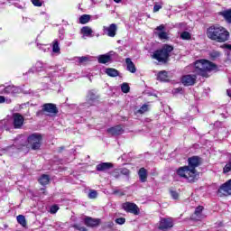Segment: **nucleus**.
<instances>
[{
	"instance_id": "obj_37",
	"label": "nucleus",
	"mask_w": 231,
	"mask_h": 231,
	"mask_svg": "<svg viewBox=\"0 0 231 231\" xmlns=\"http://www.w3.org/2000/svg\"><path fill=\"white\" fill-rule=\"evenodd\" d=\"M97 196H98V193L95 189H91L88 193L89 199H96Z\"/></svg>"
},
{
	"instance_id": "obj_31",
	"label": "nucleus",
	"mask_w": 231,
	"mask_h": 231,
	"mask_svg": "<svg viewBox=\"0 0 231 231\" xmlns=\"http://www.w3.org/2000/svg\"><path fill=\"white\" fill-rule=\"evenodd\" d=\"M52 51L53 53L60 54V47L59 46V41L54 40L52 44Z\"/></svg>"
},
{
	"instance_id": "obj_52",
	"label": "nucleus",
	"mask_w": 231,
	"mask_h": 231,
	"mask_svg": "<svg viewBox=\"0 0 231 231\" xmlns=\"http://www.w3.org/2000/svg\"><path fill=\"white\" fill-rule=\"evenodd\" d=\"M220 53L217 51H214L211 53V57H219Z\"/></svg>"
},
{
	"instance_id": "obj_29",
	"label": "nucleus",
	"mask_w": 231,
	"mask_h": 231,
	"mask_svg": "<svg viewBox=\"0 0 231 231\" xmlns=\"http://www.w3.org/2000/svg\"><path fill=\"white\" fill-rule=\"evenodd\" d=\"M157 79H158V80H161V82L167 81V79H168L167 71H165V70L160 71L159 74H158Z\"/></svg>"
},
{
	"instance_id": "obj_39",
	"label": "nucleus",
	"mask_w": 231,
	"mask_h": 231,
	"mask_svg": "<svg viewBox=\"0 0 231 231\" xmlns=\"http://www.w3.org/2000/svg\"><path fill=\"white\" fill-rule=\"evenodd\" d=\"M119 172L123 174V176H129V174H131V171L127 168L119 169Z\"/></svg>"
},
{
	"instance_id": "obj_26",
	"label": "nucleus",
	"mask_w": 231,
	"mask_h": 231,
	"mask_svg": "<svg viewBox=\"0 0 231 231\" xmlns=\"http://www.w3.org/2000/svg\"><path fill=\"white\" fill-rule=\"evenodd\" d=\"M105 73L108 76V77H118V75H120V72L118 70H116V69H113V68H107L105 69Z\"/></svg>"
},
{
	"instance_id": "obj_21",
	"label": "nucleus",
	"mask_w": 231,
	"mask_h": 231,
	"mask_svg": "<svg viewBox=\"0 0 231 231\" xmlns=\"http://www.w3.org/2000/svg\"><path fill=\"white\" fill-rule=\"evenodd\" d=\"M203 212V207L202 206H199L198 208H196L194 214L192 215V219H195V221H201V219H203V214H201Z\"/></svg>"
},
{
	"instance_id": "obj_54",
	"label": "nucleus",
	"mask_w": 231,
	"mask_h": 231,
	"mask_svg": "<svg viewBox=\"0 0 231 231\" xmlns=\"http://www.w3.org/2000/svg\"><path fill=\"white\" fill-rule=\"evenodd\" d=\"M115 1V3H122V0H114Z\"/></svg>"
},
{
	"instance_id": "obj_23",
	"label": "nucleus",
	"mask_w": 231,
	"mask_h": 231,
	"mask_svg": "<svg viewBox=\"0 0 231 231\" xmlns=\"http://www.w3.org/2000/svg\"><path fill=\"white\" fill-rule=\"evenodd\" d=\"M125 64L127 71H130V73H136V66H134V63L133 62L131 58L125 59Z\"/></svg>"
},
{
	"instance_id": "obj_46",
	"label": "nucleus",
	"mask_w": 231,
	"mask_h": 231,
	"mask_svg": "<svg viewBox=\"0 0 231 231\" xmlns=\"http://www.w3.org/2000/svg\"><path fill=\"white\" fill-rule=\"evenodd\" d=\"M59 210V206H52L51 207V214H57V211Z\"/></svg>"
},
{
	"instance_id": "obj_33",
	"label": "nucleus",
	"mask_w": 231,
	"mask_h": 231,
	"mask_svg": "<svg viewBox=\"0 0 231 231\" xmlns=\"http://www.w3.org/2000/svg\"><path fill=\"white\" fill-rule=\"evenodd\" d=\"M222 15H223L224 19L226 21V23H231V9L227 10V11H224L222 13Z\"/></svg>"
},
{
	"instance_id": "obj_41",
	"label": "nucleus",
	"mask_w": 231,
	"mask_h": 231,
	"mask_svg": "<svg viewBox=\"0 0 231 231\" xmlns=\"http://www.w3.org/2000/svg\"><path fill=\"white\" fill-rule=\"evenodd\" d=\"M37 46L39 50H42V51L46 52L47 51H50V47H48V45L38 44Z\"/></svg>"
},
{
	"instance_id": "obj_45",
	"label": "nucleus",
	"mask_w": 231,
	"mask_h": 231,
	"mask_svg": "<svg viewBox=\"0 0 231 231\" xmlns=\"http://www.w3.org/2000/svg\"><path fill=\"white\" fill-rule=\"evenodd\" d=\"M34 6H42V2L41 0H31Z\"/></svg>"
},
{
	"instance_id": "obj_8",
	"label": "nucleus",
	"mask_w": 231,
	"mask_h": 231,
	"mask_svg": "<svg viewBox=\"0 0 231 231\" xmlns=\"http://www.w3.org/2000/svg\"><path fill=\"white\" fill-rule=\"evenodd\" d=\"M23 125H24V117L19 113L14 114L13 127L14 129H23Z\"/></svg>"
},
{
	"instance_id": "obj_48",
	"label": "nucleus",
	"mask_w": 231,
	"mask_h": 231,
	"mask_svg": "<svg viewBox=\"0 0 231 231\" xmlns=\"http://www.w3.org/2000/svg\"><path fill=\"white\" fill-rule=\"evenodd\" d=\"M160 10H162V5H155L153 6V12L156 13V12H160Z\"/></svg>"
},
{
	"instance_id": "obj_6",
	"label": "nucleus",
	"mask_w": 231,
	"mask_h": 231,
	"mask_svg": "<svg viewBox=\"0 0 231 231\" xmlns=\"http://www.w3.org/2000/svg\"><path fill=\"white\" fill-rule=\"evenodd\" d=\"M116 57H118V54L111 51L106 54L99 55L97 61L99 64H107V62H113V59H116Z\"/></svg>"
},
{
	"instance_id": "obj_20",
	"label": "nucleus",
	"mask_w": 231,
	"mask_h": 231,
	"mask_svg": "<svg viewBox=\"0 0 231 231\" xmlns=\"http://www.w3.org/2000/svg\"><path fill=\"white\" fill-rule=\"evenodd\" d=\"M109 169H113V163L111 162H101L96 166V170L99 172L109 171Z\"/></svg>"
},
{
	"instance_id": "obj_7",
	"label": "nucleus",
	"mask_w": 231,
	"mask_h": 231,
	"mask_svg": "<svg viewBox=\"0 0 231 231\" xmlns=\"http://www.w3.org/2000/svg\"><path fill=\"white\" fill-rule=\"evenodd\" d=\"M98 95H97V91L95 90H89L88 95H87V101L85 103L86 107H89L91 106H95V103L98 101Z\"/></svg>"
},
{
	"instance_id": "obj_16",
	"label": "nucleus",
	"mask_w": 231,
	"mask_h": 231,
	"mask_svg": "<svg viewBox=\"0 0 231 231\" xmlns=\"http://www.w3.org/2000/svg\"><path fill=\"white\" fill-rule=\"evenodd\" d=\"M174 226V222L172 218H162L160 221L159 228L160 230H168V228H172Z\"/></svg>"
},
{
	"instance_id": "obj_32",
	"label": "nucleus",
	"mask_w": 231,
	"mask_h": 231,
	"mask_svg": "<svg viewBox=\"0 0 231 231\" xmlns=\"http://www.w3.org/2000/svg\"><path fill=\"white\" fill-rule=\"evenodd\" d=\"M90 19H91V16H89V14H83L79 17V23L81 24H86V23H89Z\"/></svg>"
},
{
	"instance_id": "obj_53",
	"label": "nucleus",
	"mask_w": 231,
	"mask_h": 231,
	"mask_svg": "<svg viewBox=\"0 0 231 231\" xmlns=\"http://www.w3.org/2000/svg\"><path fill=\"white\" fill-rule=\"evenodd\" d=\"M226 95H227V97H231V90L230 89L226 90Z\"/></svg>"
},
{
	"instance_id": "obj_2",
	"label": "nucleus",
	"mask_w": 231,
	"mask_h": 231,
	"mask_svg": "<svg viewBox=\"0 0 231 231\" xmlns=\"http://www.w3.org/2000/svg\"><path fill=\"white\" fill-rule=\"evenodd\" d=\"M217 66L207 60H199L195 62V71L201 77H208L210 71H216Z\"/></svg>"
},
{
	"instance_id": "obj_19",
	"label": "nucleus",
	"mask_w": 231,
	"mask_h": 231,
	"mask_svg": "<svg viewBox=\"0 0 231 231\" xmlns=\"http://www.w3.org/2000/svg\"><path fill=\"white\" fill-rule=\"evenodd\" d=\"M107 133L112 136H119V134H124V127L122 125H116L107 129Z\"/></svg>"
},
{
	"instance_id": "obj_22",
	"label": "nucleus",
	"mask_w": 231,
	"mask_h": 231,
	"mask_svg": "<svg viewBox=\"0 0 231 231\" xmlns=\"http://www.w3.org/2000/svg\"><path fill=\"white\" fill-rule=\"evenodd\" d=\"M46 64L42 63V61H37L35 66L28 70V73H34V71H42L45 69Z\"/></svg>"
},
{
	"instance_id": "obj_3",
	"label": "nucleus",
	"mask_w": 231,
	"mask_h": 231,
	"mask_svg": "<svg viewBox=\"0 0 231 231\" xmlns=\"http://www.w3.org/2000/svg\"><path fill=\"white\" fill-rule=\"evenodd\" d=\"M174 50V47L171 45H163L161 49L155 51L152 55V58L158 62L162 64H167L169 62V57H171V52Z\"/></svg>"
},
{
	"instance_id": "obj_49",
	"label": "nucleus",
	"mask_w": 231,
	"mask_h": 231,
	"mask_svg": "<svg viewBox=\"0 0 231 231\" xmlns=\"http://www.w3.org/2000/svg\"><path fill=\"white\" fill-rule=\"evenodd\" d=\"M113 194H115L116 196V195L124 196V192H122L120 189H115V190L113 191Z\"/></svg>"
},
{
	"instance_id": "obj_24",
	"label": "nucleus",
	"mask_w": 231,
	"mask_h": 231,
	"mask_svg": "<svg viewBox=\"0 0 231 231\" xmlns=\"http://www.w3.org/2000/svg\"><path fill=\"white\" fill-rule=\"evenodd\" d=\"M85 225L87 226H98L100 225V219H95L92 217H86L85 218Z\"/></svg>"
},
{
	"instance_id": "obj_42",
	"label": "nucleus",
	"mask_w": 231,
	"mask_h": 231,
	"mask_svg": "<svg viewBox=\"0 0 231 231\" xmlns=\"http://www.w3.org/2000/svg\"><path fill=\"white\" fill-rule=\"evenodd\" d=\"M170 194L173 199H178L180 198V194H178V191L171 190Z\"/></svg>"
},
{
	"instance_id": "obj_15",
	"label": "nucleus",
	"mask_w": 231,
	"mask_h": 231,
	"mask_svg": "<svg viewBox=\"0 0 231 231\" xmlns=\"http://www.w3.org/2000/svg\"><path fill=\"white\" fill-rule=\"evenodd\" d=\"M118 30V27L116 23H111L108 27L104 26L103 32L107 35L108 37H115L116 35V31Z\"/></svg>"
},
{
	"instance_id": "obj_27",
	"label": "nucleus",
	"mask_w": 231,
	"mask_h": 231,
	"mask_svg": "<svg viewBox=\"0 0 231 231\" xmlns=\"http://www.w3.org/2000/svg\"><path fill=\"white\" fill-rule=\"evenodd\" d=\"M138 174L142 183H145V181H147V170H145V168H141Z\"/></svg>"
},
{
	"instance_id": "obj_51",
	"label": "nucleus",
	"mask_w": 231,
	"mask_h": 231,
	"mask_svg": "<svg viewBox=\"0 0 231 231\" xmlns=\"http://www.w3.org/2000/svg\"><path fill=\"white\" fill-rule=\"evenodd\" d=\"M6 102V98L4 96H0V104H5Z\"/></svg>"
},
{
	"instance_id": "obj_47",
	"label": "nucleus",
	"mask_w": 231,
	"mask_h": 231,
	"mask_svg": "<svg viewBox=\"0 0 231 231\" xmlns=\"http://www.w3.org/2000/svg\"><path fill=\"white\" fill-rule=\"evenodd\" d=\"M73 226H74V228H76V230H79V231H88V229H87L86 227L80 226H79V225H74Z\"/></svg>"
},
{
	"instance_id": "obj_55",
	"label": "nucleus",
	"mask_w": 231,
	"mask_h": 231,
	"mask_svg": "<svg viewBox=\"0 0 231 231\" xmlns=\"http://www.w3.org/2000/svg\"><path fill=\"white\" fill-rule=\"evenodd\" d=\"M175 91H180V88L175 89Z\"/></svg>"
},
{
	"instance_id": "obj_14",
	"label": "nucleus",
	"mask_w": 231,
	"mask_h": 231,
	"mask_svg": "<svg viewBox=\"0 0 231 231\" xmlns=\"http://www.w3.org/2000/svg\"><path fill=\"white\" fill-rule=\"evenodd\" d=\"M196 79H198V77L194 74L184 75L181 78V83L183 86H194L196 84Z\"/></svg>"
},
{
	"instance_id": "obj_44",
	"label": "nucleus",
	"mask_w": 231,
	"mask_h": 231,
	"mask_svg": "<svg viewBox=\"0 0 231 231\" xmlns=\"http://www.w3.org/2000/svg\"><path fill=\"white\" fill-rule=\"evenodd\" d=\"M116 223L117 225H124L125 223V217H119L116 219Z\"/></svg>"
},
{
	"instance_id": "obj_43",
	"label": "nucleus",
	"mask_w": 231,
	"mask_h": 231,
	"mask_svg": "<svg viewBox=\"0 0 231 231\" xmlns=\"http://www.w3.org/2000/svg\"><path fill=\"white\" fill-rule=\"evenodd\" d=\"M120 170L119 169H116V170H114V171H113V173H112V176H114V178H116V179H118V178H120Z\"/></svg>"
},
{
	"instance_id": "obj_50",
	"label": "nucleus",
	"mask_w": 231,
	"mask_h": 231,
	"mask_svg": "<svg viewBox=\"0 0 231 231\" xmlns=\"http://www.w3.org/2000/svg\"><path fill=\"white\" fill-rule=\"evenodd\" d=\"M222 48H225L226 50H229L231 51V44H224Z\"/></svg>"
},
{
	"instance_id": "obj_56",
	"label": "nucleus",
	"mask_w": 231,
	"mask_h": 231,
	"mask_svg": "<svg viewBox=\"0 0 231 231\" xmlns=\"http://www.w3.org/2000/svg\"><path fill=\"white\" fill-rule=\"evenodd\" d=\"M3 151H6V149H4Z\"/></svg>"
},
{
	"instance_id": "obj_9",
	"label": "nucleus",
	"mask_w": 231,
	"mask_h": 231,
	"mask_svg": "<svg viewBox=\"0 0 231 231\" xmlns=\"http://www.w3.org/2000/svg\"><path fill=\"white\" fill-rule=\"evenodd\" d=\"M28 145V139L24 135H18L13 143V147H15L18 150L23 149V147H26Z\"/></svg>"
},
{
	"instance_id": "obj_17",
	"label": "nucleus",
	"mask_w": 231,
	"mask_h": 231,
	"mask_svg": "<svg viewBox=\"0 0 231 231\" xmlns=\"http://www.w3.org/2000/svg\"><path fill=\"white\" fill-rule=\"evenodd\" d=\"M155 30L158 32L156 34L158 35L159 39H161V41L169 39V34L167 32H165V25L161 24L157 26Z\"/></svg>"
},
{
	"instance_id": "obj_5",
	"label": "nucleus",
	"mask_w": 231,
	"mask_h": 231,
	"mask_svg": "<svg viewBox=\"0 0 231 231\" xmlns=\"http://www.w3.org/2000/svg\"><path fill=\"white\" fill-rule=\"evenodd\" d=\"M42 136L41 134H32L27 137V145H30L33 151L41 149Z\"/></svg>"
},
{
	"instance_id": "obj_38",
	"label": "nucleus",
	"mask_w": 231,
	"mask_h": 231,
	"mask_svg": "<svg viewBox=\"0 0 231 231\" xmlns=\"http://www.w3.org/2000/svg\"><path fill=\"white\" fill-rule=\"evenodd\" d=\"M129 89H130L129 84H127V83H123V84L121 85V90H122L123 93H129Z\"/></svg>"
},
{
	"instance_id": "obj_13",
	"label": "nucleus",
	"mask_w": 231,
	"mask_h": 231,
	"mask_svg": "<svg viewBox=\"0 0 231 231\" xmlns=\"http://www.w3.org/2000/svg\"><path fill=\"white\" fill-rule=\"evenodd\" d=\"M1 95H19L21 93V88L14 85H9L1 90Z\"/></svg>"
},
{
	"instance_id": "obj_10",
	"label": "nucleus",
	"mask_w": 231,
	"mask_h": 231,
	"mask_svg": "<svg viewBox=\"0 0 231 231\" xmlns=\"http://www.w3.org/2000/svg\"><path fill=\"white\" fill-rule=\"evenodd\" d=\"M218 196L223 198V196H231V180L225 182L219 189H218Z\"/></svg>"
},
{
	"instance_id": "obj_36",
	"label": "nucleus",
	"mask_w": 231,
	"mask_h": 231,
	"mask_svg": "<svg viewBox=\"0 0 231 231\" xmlns=\"http://www.w3.org/2000/svg\"><path fill=\"white\" fill-rule=\"evenodd\" d=\"M149 111V106L147 105H143L140 109L137 111L140 115H143V113H147Z\"/></svg>"
},
{
	"instance_id": "obj_11",
	"label": "nucleus",
	"mask_w": 231,
	"mask_h": 231,
	"mask_svg": "<svg viewBox=\"0 0 231 231\" xmlns=\"http://www.w3.org/2000/svg\"><path fill=\"white\" fill-rule=\"evenodd\" d=\"M122 207L125 212H130V214H134V216H138V214H140V208H138V206L134 203L125 202Z\"/></svg>"
},
{
	"instance_id": "obj_4",
	"label": "nucleus",
	"mask_w": 231,
	"mask_h": 231,
	"mask_svg": "<svg viewBox=\"0 0 231 231\" xmlns=\"http://www.w3.org/2000/svg\"><path fill=\"white\" fill-rule=\"evenodd\" d=\"M177 174L180 178H183L189 183H192L198 180V171L189 166L180 167L177 170Z\"/></svg>"
},
{
	"instance_id": "obj_34",
	"label": "nucleus",
	"mask_w": 231,
	"mask_h": 231,
	"mask_svg": "<svg viewBox=\"0 0 231 231\" xmlns=\"http://www.w3.org/2000/svg\"><path fill=\"white\" fill-rule=\"evenodd\" d=\"M19 225L23 226V227L26 226V217H24V216L23 215H19L16 217Z\"/></svg>"
},
{
	"instance_id": "obj_35",
	"label": "nucleus",
	"mask_w": 231,
	"mask_h": 231,
	"mask_svg": "<svg viewBox=\"0 0 231 231\" xmlns=\"http://www.w3.org/2000/svg\"><path fill=\"white\" fill-rule=\"evenodd\" d=\"M191 35L190 32H183L180 33V39H182L183 41H189L190 40Z\"/></svg>"
},
{
	"instance_id": "obj_12",
	"label": "nucleus",
	"mask_w": 231,
	"mask_h": 231,
	"mask_svg": "<svg viewBox=\"0 0 231 231\" xmlns=\"http://www.w3.org/2000/svg\"><path fill=\"white\" fill-rule=\"evenodd\" d=\"M42 111L43 113H48L49 115H57V113H59L57 105H55L53 103L43 104Z\"/></svg>"
},
{
	"instance_id": "obj_25",
	"label": "nucleus",
	"mask_w": 231,
	"mask_h": 231,
	"mask_svg": "<svg viewBox=\"0 0 231 231\" xmlns=\"http://www.w3.org/2000/svg\"><path fill=\"white\" fill-rule=\"evenodd\" d=\"M10 125L12 123L9 119H4L0 121V131H10Z\"/></svg>"
},
{
	"instance_id": "obj_30",
	"label": "nucleus",
	"mask_w": 231,
	"mask_h": 231,
	"mask_svg": "<svg viewBox=\"0 0 231 231\" xmlns=\"http://www.w3.org/2000/svg\"><path fill=\"white\" fill-rule=\"evenodd\" d=\"M39 181H40L41 185H48L50 183V176L43 174L39 179Z\"/></svg>"
},
{
	"instance_id": "obj_18",
	"label": "nucleus",
	"mask_w": 231,
	"mask_h": 231,
	"mask_svg": "<svg viewBox=\"0 0 231 231\" xmlns=\"http://www.w3.org/2000/svg\"><path fill=\"white\" fill-rule=\"evenodd\" d=\"M189 167L190 169H195L196 167H199L201 165V158L198 156H193L188 159Z\"/></svg>"
},
{
	"instance_id": "obj_28",
	"label": "nucleus",
	"mask_w": 231,
	"mask_h": 231,
	"mask_svg": "<svg viewBox=\"0 0 231 231\" xmlns=\"http://www.w3.org/2000/svg\"><path fill=\"white\" fill-rule=\"evenodd\" d=\"M81 33H82L83 37H93V35H92L93 30L90 29V27H88V26L82 27Z\"/></svg>"
},
{
	"instance_id": "obj_40",
	"label": "nucleus",
	"mask_w": 231,
	"mask_h": 231,
	"mask_svg": "<svg viewBox=\"0 0 231 231\" xmlns=\"http://www.w3.org/2000/svg\"><path fill=\"white\" fill-rule=\"evenodd\" d=\"M78 60L80 64L84 63V62H88V60H89V57L88 56H82V57H79Z\"/></svg>"
},
{
	"instance_id": "obj_1",
	"label": "nucleus",
	"mask_w": 231,
	"mask_h": 231,
	"mask_svg": "<svg viewBox=\"0 0 231 231\" xmlns=\"http://www.w3.org/2000/svg\"><path fill=\"white\" fill-rule=\"evenodd\" d=\"M207 36L216 42H226L230 39V32L220 25H212L207 30Z\"/></svg>"
}]
</instances>
